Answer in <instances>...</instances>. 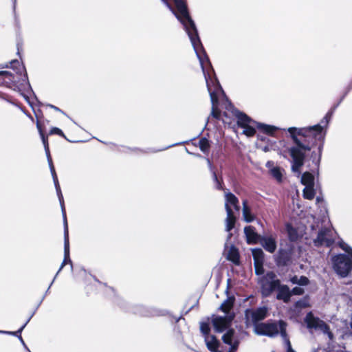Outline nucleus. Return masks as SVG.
I'll return each mask as SVG.
<instances>
[{"label": "nucleus", "mask_w": 352, "mask_h": 352, "mask_svg": "<svg viewBox=\"0 0 352 352\" xmlns=\"http://www.w3.org/2000/svg\"><path fill=\"white\" fill-rule=\"evenodd\" d=\"M331 114V112L328 113L320 124L303 128L289 127L287 129L295 144V146L289 148V153L292 158V170L298 174V177L300 175V168L304 164L306 152L311 150L316 140L323 138V126L321 124L327 125Z\"/></svg>", "instance_id": "nucleus-2"}, {"label": "nucleus", "mask_w": 352, "mask_h": 352, "mask_svg": "<svg viewBox=\"0 0 352 352\" xmlns=\"http://www.w3.org/2000/svg\"><path fill=\"white\" fill-rule=\"evenodd\" d=\"M206 160H207V162H208V167H209L210 171L212 173V178H213V181H214V182L215 184L216 188L218 189V190H222L223 187H222L221 181L218 179L216 173L213 170V168H212V165L211 164V162L210 161L209 159H207Z\"/></svg>", "instance_id": "nucleus-21"}, {"label": "nucleus", "mask_w": 352, "mask_h": 352, "mask_svg": "<svg viewBox=\"0 0 352 352\" xmlns=\"http://www.w3.org/2000/svg\"><path fill=\"white\" fill-rule=\"evenodd\" d=\"M142 311L140 312V314L144 316H153L158 315V313L156 310L149 311L142 307Z\"/></svg>", "instance_id": "nucleus-30"}, {"label": "nucleus", "mask_w": 352, "mask_h": 352, "mask_svg": "<svg viewBox=\"0 0 352 352\" xmlns=\"http://www.w3.org/2000/svg\"><path fill=\"white\" fill-rule=\"evenodd\" d=\"M263 262H255L254 263V267H255V272L256 274L258 275L263 274Z\"/></svg>", "instance_id": "nucleus-31"}, {"label": "nucleus", "mask_w": 352, "mask_h": 352, "mask_svg": "<svg viewBox=\"0 0 352 352\" xmlns=\"http://www.w3.org/2000/svg\"><path fill=\"white\" fill-rule=\"evenodd\" d=\"M340 248L346 252L348 255L340 254L332 257L333 268L340 276L349 277L352 282V248L344 241L339 243Z\"/></svg>", "instance_id": "nucleus-5"}, {"label": "nucleus", "mask_w": 352, "mask_h": 352, "mask_svg": "<svg viewBox=\"0 0 352 352\" xmlns=\"http://www.w3.org/2000/svg\"><path fill=\"white\" fill-rule=\"evenodd\" d=\"M225 208L227 213L226 219V230L230 232L234 226L236 217L234 216L233 209L239 212L240 207L239 206V200L231 192H226L225 194Z\"/></svg>", "instance_id": "nucleus-7"}, {"label": "nucleus", "mask_w": 352, "mask_h": 352, "mask_svg": "<svg viewBox=\"0 0 352 352\" xmlns=\"http://www.w3.org/2000/svg\"><path fill=\"white\" fill-rule=\"evenodd\" d=\"M226 109L228 112L232 113V115L236 118L238 126L243 129V133L248 137L254 135L256 126L267 134H272L276 130L275 126L257 123L246 114L239 111L230 102H228V106H226Z\"/></svg>", "instance_id": "nucleus-4"}, {"label": "nucleus", "mask_w": 352, "mask_h": 352, "mask_svg": "<svg viewBox=\"0 0 352 352\" xmlns=\"http://www.w3.org/2000/svg\"><path fill=\"white\" fill-rule=\"evenodd\" d=\"M291 282L293 283V284H298V281H299V277L297 276H293L292 278H291Z\"/></svg>", "instance_id": "nucleus-36"}, {"label": "nucleus", "mask_w": 352, "mask_h": 352, "mask_svg": "<svg viewBox=\"0 0 352 352\" xmlns=\"http://www.w3.org/2000/svg\"><path fill=\"white\" fill-rule=\"evenodd\" d=\"M50 107L51 108L54 109V110L57 111H61L60 109L58 107H55V106L52 105V104L50 105Z\"/></svg>", "instance_id": "nucleus-40"}, {"label": "nucleus", "mask_w": 352, "mask_h": 352, "mask_svg": "<svg viewBox=\"0 0 352 352\" xmlns=\"http://www.w3.org/2000/svg\"><path fill=\"white\" fill-rule=\"evenodd\" d=\"M309 283V279L306 276H300L298 285H307Z\"/></svg>", "instance_id": "nucleus-35"}, {"label": "nucleus", "mask_w": 352, "mask_h": 352, "mask_svg": "<svg viewBox=\"0 0 352 352\" xmlns=\"http://www.w3.org/2000/svg\"><path fill=\"white\" fill-rule=\"evenodd\" d=\"M314 186H305L303 190V197L307 199H312L315 196Z\"/></svg>", "instance_id": "nucleus-25"}, {"label": "nucleus", "mask_w": 352, "mask_h": 352, "mask_svg": "<svg viewBox=\"0 0 352 352\" xmlns=\"http://www.w3.org/2000/svg\"><path fill=\"white\" fill-rule=\"evenodd\" d=\"M0 76H11V74H10V72H8L7 71H1Z\"/></svg>", "instance_id": "nucleus-39"}, {"label": "nucleus", "mask_w": 352, "mask_h": 352, "mask_svg": "<svg viewBox=\"0 0 352 352\" xmlns=\"http://www.w3.org/2000/svg\"><path fill=\"white\" fill-rule=\"evenodd\" d=\"M287 352H296L292 348L290 342H287Z\"/></svg>", "instance_id": "nucleus-37"}, {"label": "nucleus", "mask_w": 352, "mask_h": 352, "mask_svg": "<svg viewBox=\"0 0 352 352\" xmlns=\"http://www.w3.org/2000/svg\"><path fill=\"white\" fill-rule=\"evenodd\" d=\"M270 173L278 182L282 180V173L278 167H273L270 169Z\"/></svg>", "instance_id": "nucleus-26"}, {"label": "nucleus", "mask_w": 352, "mask_h": 352, "mask_svg": "<svg viewBox=\"0 0 352 352\" xmlns=\"http://www.w3.org/2000/svg\"><path fill=\"white\" fill-rule=\"evenodd\" d=\"M267 313V309L265 307H259L256 309H247L245 313L247 325L252 324L255 326L258 324V322L265 318Z\"/></svg>", "instance_id": "nucleus-10"}, {"label": "nucleus", "mask_w": 352, "mask_h": 352, "mask_svg": "<svg viewBox=\"0 0 352 352\" xmlns=\"http://www.w3.org/2000/svg\"><path fill=\"white\" fill-rule=\"evenodd\" d=\"M25 348L27 349V351H28V352H30V350L29 349H28V348H27V346H26Z\"/></svg>", "instance_id": "nucleus-43"}, {"label": "nucleus", "mask_w": 352, "mask_h": 352, "mask_svg": "<svg viewBox=\"0 0 352 352\" xmlns=\"http://www.w3.org/2000/svg\"><path fill=\"white\" fill-rule=\"evenodd\" d=\"M37 129L39 131V133L41 135L43 144L44 145L45 151L46 153L48 164L50 166V172L53 178V181L54 183V186L56 188V193L60 201V204L61 206V210L63 213V221H64V260L57 272L56 274H58L60 270L63 269V267L65 265V264L68 262L72 264V261L69 258V233H68V227H67V218H66V214H65V209L64 206V201H63V196L61 192L60 187L58 183V177L55 171L54 166L53 165L52 160L50 155L49 146H48V142L47 138L44 135V134L42 132L41 126L39 124V122H37L36 123ZM57 275H56V276Z\"/></svg>", "instance_id": "nucleus-3"}, {"label": "nucleus", "mask_w": 352, "mask_h": 352, "mask_svg": "<svg viewBox=\"0 0 352 352\" xmlns=\"http://www.w3.org/2000/svg\"><path fill=\"white\" fill-rule=\"evenodd\" d=\"M252 256L255 262L264 261V253L261 249L255 248L252 250Z\"/></svg>", "instance_id": "nucleus-24"}, {"label": "nucleus", "mask_w": 352, "mask_h": 352, "mask_svg": "<svg viewBox=\"0 0 352 352\" xmlns=\"http://www.w3.org/2000/svg\"><path fill=\"white\" fill-rule=\"evenodd\" d=\"M333 242V231L329 228L320 230L317 238L314 240V244L316 246L325 245L329 247Z\"/></svg>", "instance_id": "nucleus-11"}, {"label": "nucleus", "mask_w": 352, "mask_h": 352, "mask_svg": "<svg viewBox=\"0 0 352 352\" xmlns=\"http://www.w3.org/2000/svg\"><path fill=\"white\" fill-rule=\"evenodd\" d=\"M276 290L278 292L276 296V298L278 300H282L285 302H288L289 301L292 293L287 285H281L280 283Z\"/></svg>", "instance_id": "nucleus-14"}, {"label": "nucleus", "mask_w": 352, "mask_h": 352, "mask_svg": "<svg viewBox=\"0 0 352 352\" xmlns=\"http://www.w3.org/2000/svg\"><path fill=\"white\" fill-rule=\"evenodd\" d=\"M162 1L182 23L190 40L196 55L199 60L208 91L210 96L212 102L211 115L217 119H222L223 122L227 123V121L221 118V112L217 109L218 98L221 94L224 95V92L215 76L210 60L202 46L195 24L189 15L185 1L175 0L177 12L166 0Z\"/></svg>", "instance_id": "nucleus-1"}, {"label": "nucleus", "mask_w": 352, "mask_h": 352, "mask_svg": "<svg viewBox=\"0 0 352 352\" xmlns=\"http://www.w3.org/2000/svg\"><path fill=\"white\" fill-rule=\"evenodd\" d=\"M50 134H57L58 135L65 137L63 131L57 127H53L50 131Z\"/></svg>", "instance_id": "nucleus-34"}, {"label": "nucleus", "mask_w": 352, "mask_h": 352, "mask_svg": "<svg viewBox=\"0 0 352 352\" xmlns=\"http://www.w3.org/2000/svg\"><path fill=\"white\" fill-rule=\"evenodd\" d=\"M234 316H215L212 318V324L216 331L222 332L230 325Z\"/></svg>", "instance_id": "nucleus-12"}, {"label": "nucleus", "mask_w": 352, "mask_h": 352, "mask_svg": "<svg viewBox=\"0 0 352 352\" xmlns=\"http://www.w3.org/2000/svg\"><path fill=\"white\" fill-rule=\"evenodd\" d=\"M260 243L265 250L270 253H273L276 249L275 238L272 236L262 237L260 239Z\"/></svg>", "instance_id": "nucleus-13"}, {"label": "nucleus", "mask_w": 352, "mask_h": 352, "mask_svg": "<svg viewBox=\"0 0 352 352\" xmlns=\"http://www.w3.org/2000/svg\"><path fill=\"white\" fill-rule=\"evenodd\" d=\"M11 67L13 69L16 68L17 67H19V69L17 70V72H24V77L25 79H27V73L25 72V67L20 64V63L18 60H12L10 62Z\"/></svg>", "instance_id": "nucleus-28"}, {"label": "nucleus", "mask_w": 352, "mask_h": 352, "mask_svg": "<svg viewBox=\"0 0 352 352\" xmlns=\"http://www.w3.org/2000/svg\"><path fill=\"white\" fill-rule=\"evenodd\" d=\"M234 298H228L221 305L220 309L222 311L227 314L231 309L234 304Z\"/></svg>", "instance_id": "nucleus-22"}, {"label": "nucleus", "mask_w": 352, "mask_h": 352, "mask_svg": "<svg viewBox=\"0 0 352 352\" xmlns=\"http://www.w3.org/2000/svg\"><path fill=\"white\" fill-rule=\"evenodd\" d=\"M25 348L27 349V351H28V352H30V350L29 349H28V348H27V346H26Z\"/></svg>", "instance_id": "nucleus-44"}, {"label": "nucleus", "mask_w": 352, "mask_h": 352, "mask_svg": "<svg viewBox=\"0 0 352 352\" xmlns=\"http://www.w3.org/2000/svg\"><path fill=\"white\" fill-rule=\"evenodd\" d=\"M227 113H228L227 112H225V113H224V114H223V116H224L225 117H227V116H228V114H227Z\"/></svg>", "instance_id": "nucleus-41"}, {"label": "nucleus", "mask_w": 352, "mask_h": 352, "mask_svg": "<svg viewBox=\"0 0 352 352\" xmlns=\"http://www.w3.org/2000/svg\"><path fill=\"white\" fill-rule=\"evenodd\" d=\"M307 306V302L306 300H300L297 301L295 303V307L297 309L298 308H300V309L305 308Z\"/></svg>", "instance_id": "nucleus-32"}, {"label": "nucleus", "mask_w": 352, "mask_h": 352, "mask_svg": "<svg viewBox=\"0 0 352 352\" xmlns=\"http://www.w3.org/2000/svg\"><path fill=\"white\" fill-rule=\"evenodd\" d=\"M287 323L283 320H279L274 322L260 323L255 325L254 332L258 335L267 336L274 337L278 333L287 345V342H289L287 332H286Z\"/></svg>", "instance_id": "nucleus-6"}, {"label": "nucleus", "mask_w": 352, "mask_h": 352, "mask_svg": "<svg viewBox=\"0 0 352 352\" xmlns=\"http://www.w3.org/2000/svg\"><path fill=\"white\" fill-rule=\"evenodd\" d=\"M227 258L234 264L238 265L239 263V254L238 250L234 246H232L228 252Z\"/></svg>", "instance_id": "nucleus-17"}, {"label": "nucleus", "mask_w": 352, "mask_h": 352, "mask_svg": "<svg viewBox=\"0 0 352 352\" xmlns=\"http://www.w3.org/2000/svg\"><path fill=\"white\" fill-rule=\"evenodd\" d=\"M25 348L27 349V351H28V352H30V350L29 349H28V348H27V346H26Z\"/></svg>", "instance_id": "nucleus-42"}, {"label": "nucleus", "mask_w": 352, "mask_h": 352, "mask_svg": "<svg viewBox=\"0 0 352 352\" xmlns=\"http://www.w3.org/2000/svg\"><path fill=\"white\" fill-rule=\"evenodd\" d=\"M261 292L264 297L270 296L279 286L280 281L276 278V275L273 272H269L259 278Z\"/></svg>", "instance_id": "nucleus-8"}, {"label": "nucleus", "mask_w": 352, "mask_h": 352, "mask_svg": "<svg viewBox=\"0 0 352 352\" xmlns=\"http://www.w3.org/2000/svg\"><path fill=\"white\" fill-rule=\"evenodd\" d=\"M273 165H274V163H273V162H272V161H268V162L266 163V167H267V168H268L270 170L272 168H273V167H274V166H273Z\"/></svg>", "instance_id": "nucleus-38"}, {"label": "nucleus", "mask_w": 352, "mask_h": 352, "mask_svg": "<svg viewBox=\"0 0 352 352\" xmlns=\"http://www.w3.org/2000/svg\"><path fill=\"white\" fill-rule=\"evenodd\" d=\"M301 183L305 186H314V175L309 172L304 173L301 176Z\"/></svg>", "instance_id": "nucleus-18"}, {"label": "nucleus", "mask_w": 352, "mask_h": 352, "mask_svg": "<svg viewBox=\"0 0 352 352\" xmlns=\"http://www.w3.org/2000/svg\"><path fill=\"white\" fill-rule=\"evenodd\" d=\"M199 148L204 153H208L210 148L209 142L206 138H201L199 142Z\"/></svg>", "instance_id": "nucleus-27"}, {"label": "nucleus", "mask_w": 352, "mask_h": 352, "mask_svg": "<svg viewBox=\"0 0 352 352\" xmlns=\"http://www.w3.org/2000/svg\"><path fill=\"white\" fill-rule=\"evenodd\" d=\"M30 321V318L27 320V322L16 331H1L0 330V333H5V334H9V335H14V336H16L19 337V340H20V342H21V343L23 344V345L26 347L25 346V344L21 336V331H23V329L25 328V327L26 326V324H28V322Z\"/></svg>", "instance_id": "nucleus-20"}, {"label": "nucleus", "mask_w": 352, "mask_h": 352, "mask_svg": "<svg viewBox=\"0 0 352 352\" xmlns=\"http://www.w3.org/2000/svg\"><path fill=\"white\" fill-rule=\"evenodd\" d=\"M200 330L204 336L209 335L210 330L209 324L207 322H201L200 324Z\"/></svg>", "instance_id": "nucleus-29"}, {"label": "nucleus", "mask_w": 352, "mask_h": 352, "mask_svg": "<svg viewBox=\"0 0 352 352\" xmlns=\"http://www.w3.org/2000/svg\"><path fill=\"white\" fill-rule=\"evenodd\" d=\"M243 215L244 220L247 222H251L254 220V217L251 214L250 208L248 206L247 201H243Z\"/></svg>", "instance_id": "nucleus-19"}, {"label": "nucleus", "mask_w": 352, "mask_h": 352, "mask_svg": "<svg viewBox=\"0 0 352 352\" xmlns=\"http://www.w3.org/2000/svg\"><path fill=\"white\" fill-rule=\"evenodd\" d=\"M244 232L247 239L248 243H256L259 239V236L255 232L252 226H246L244 228Z\"/></svg>", "instance_id": "nucleus-15"}, {"label": "nucleus", "mask_w": 352, "mask_h": 352, "mask_svg": "<svg viewBox=\"0 0 352 352\" xmlns=\"http://www.w3.org/2000/svg\"><path fill=\"white\" fill-rule=\"evenodd\" d=\"M287 232L290 241H295L298 239L299 234L297 230L293 228L292 226H287Z\"/></svg>", "instance_id": "nucleus-23"}, {"label": "nucleus", "mask_w": 352, "mask_h": 352, "mask_svg": "<svg viewBox=\"0 0 352 352\" xmlns=\"http://www.w3.org/2000/svg\"><path fill=\"white\" fill-rule=\"evenodd\" d=\"M305 320L308 328L321 331L327 334L330 340L333 339V336L330 331L329 326L324 321L315 317L311 312L307 314Z\"/></svg>", "instance_id": "nucleus-9"}, {"label": "nucleus", "mask_w": 352, "mask_h": 352, "mask_svg": "<svg viewBox=\"0 0 352 352\" xmlns=\"http://www.w3.org/2000/svg\"><path fill=\"white\" fill-rule=\"evenodd\" d=\"M292 295H301L304 293V289L300 287H295L290 291Z\"/></svg>", "instance_id": "nucleus-33"}, {"label": "nucleus", "mask_w": 352, "mask_h": 352, "mask_svg": "<svg viewBox=\"0 0 352 352\" xmlns=\"http://www.w3.org/2000/svg\"><path fill=\"white\" fill-rule=\"evenodd\" d=\"M205 342L208 349L211 351H214L218 346V341L212 335H206L204 336Z\"/></svg>", "instance_id": "nucleus-16"}]
</instances>
